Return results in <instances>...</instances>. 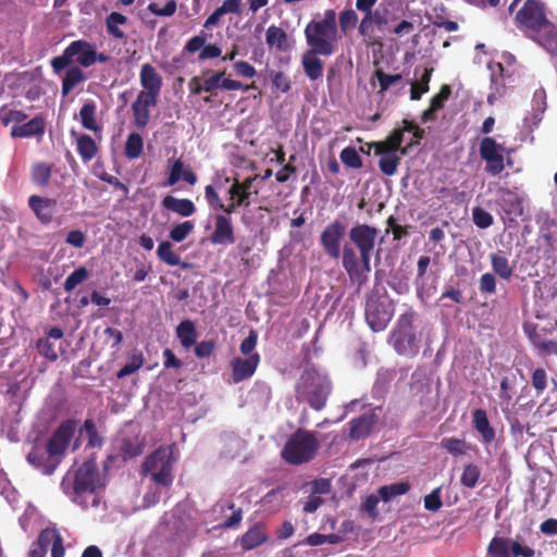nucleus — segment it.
Returning <instances> with one entry per match:
<instances>
[{
	"mask_svg": "<svg viewBox=\"0 0 557 557\" xmlns=\"http://www.w3.org/2000/svg\"><path fill=\"white\" fill-rule=\"evenodd\" d=\"M377 230L368 224H357L348 232L349 242L343 246V268L351 283L364 285L371 272V253L375 247Z\"/></svg>",
	"mask_w": 557,
	"mask_h": 557,
	"instance_id": "1",
	"label": "nucleus"
},
{
	"mask_svg": "<svg viewBox=\"0 0 557 557\" xmlns=\"http://www.w3.org/2000/svg\"><path fill=\"white\" fill-rule=\"evenodd\" d=\"M76 431L75 420L63 421L46 444L35 443L26 456L29 465L45 475H51L64 458Z\"/></svg>",
	"mask_w": 557,
	"mask_h": 557,
	"instance_id": "2",
	"label": "nucleus"
},
{
	"mask_svg": "<svg viewBox=\"0 0 557 557\" xmlns=\"http://www.w3.org/2000/svg\"><path fill=\"white\" fill-rule=\"evenodd\" d=\"M515 24L528 38L549 53L557 49V26L547 18L543 2L525 0L515 15Z\"/></svg>",
	"mask_w": 557,
	"mask_h": 557,
	"instance_id": "3",
	"label": "nucleus"
},
{
	"mask_svg": "<svg viewBox=\"0 0 557 557\" xmlns=\"http://www.w3.org/2000/svg\"><path fill=\"white\" fill-rule=\"evenodd\" d=\"M305 37L309 49L323 57L332 55L337 40L336 12L329 9L322 20L310 21L305 28Z\"/></svg>",
	"mask_w": 557,
	"mask_h": 557,
	"instance_id": "4",
	"label": "nucleus"
},
{
	"mask_svg": "<svg viewBox=\"0 0 557 557\" xmlns=\"http://www.w3.org/2000/svg\"><path fill=\"white\" fill-rule=\"evenodd\" d=\"M331 393V382L326 375L321 374L315 368H306L296 386V395L299 401H307L313 410L324 408Z\"/></svg>",
	"mask_w": 557,
	"mask_h": 557,
	"instance_id": "5",
	"label": "nucleus"
},
{
	"mask_svg": "<svg viewBox=\"0 0 557 557\" xmlns=\"http://www.w3.org/2000/svg\"><path fill=\"white\" fill-rule=\"evenodd\" d=\"M320 449V442L314 432L298 429L286 441L281 456L292 466H299L314 459Z\"/></svg>",
	"mask_w": 557,
	"mask_h": 557,
	"instance_id": "6",
	"label": "nucleus"
},
{
	"mask_svg": "<svg viewBox=\"0 0 557 557\" xmlns=\"http://www.w3.org/2000/svg\"><path fill=\"white\" fill-rule=\"evenodd\" d=\"M416 312L408 310L399 315L394 330L389 335V344L398 355L409 358L416 357L420 346L413 330Z\"/></svg>",
	"mask_w": 557,
	"mask_h": 557,
	"instance_id": "7",
	"label": "nucleus"
},
{
	"mask_svg": "<svg viewBox=\"0 0 557 557\" xmlns=\"http://www.w3.org/2000/svg\"><path fill=\"white\" fill-rule=\"evenodd\" d=\"M395 313L394 301L386 292H371L366 301L364 317L373 332L385 330Z\"/></svg>",
	"mask_w": 557,
	"mask_h": 557,
	"instance_id": "8",
	"label": "nucleus"
},
{
	"mask_svg": "<svg viewBox=\"0 0 557 557\" xmlns=\"http://www.w3.org/2000/svg\"><path fill=\"white\" fill-rule=\"evenodd\" d=\"M168 448L160 447L151 453L143 463V472L162 486L169 487L173 483V459Z\"/></svg>",
	"mask_w": 557,
	"mask_h": 557,
	"instance_id": "9",
	"label": "nucleus"
},
{
	"mask_svg": "<svg viewBox=\"0 0 557 557\" xmlns=\"http://www.w3.org/2000/svg\"><path fill=\"white\" fill-rule=\"evenodd\" d=\"M100 486V476L96 462L94 460L83 462L74 476L73 494L77 496L89 494L91 496V506L97 508L101 503V498L97 495L96 491Z\"/></svg>",
	"mask_w": 557,
	"mask_h": 557,
	"instance_id": "10",
	"label": "nucleus"
},
{
	"mask_svg": "<svg viewBox=\"0 0 557 557\" xmlns=\"http://www.w3.org/2000/svg\"><path fill=\"white\" fill-rule=\"evenodd\" d=\"M504 146L498 144L495 138L485 136L481 139L479 152L482 160L485 161V172L492 176L499 175L506 165L511 166L512 161L509 157L504 156Z\"/></svg>",
	"mask_w": 557,
	"mask_h": 557,
	"instance_id": "11",
	"label": "nucleus"
},
{
	"mask_svg": "<svg viewBox=\"0 0 557 557\" xmlns=\"http://www.w3.org/2000/svg\"><path fill=\"white\" fill-rule=\"evenodd\" d=\"M346 236V225L336 219L329 223L320 234V246L330 259L343 258L342 242Z\"/></svg>",
	"mask_w": 557,
	"mask_h": 557,
	"instance_id": "12",
	"label": "nucleus"
},
{
	"mask_svg": "<svg viewBox=\"0 0 557 557\" xmlns=\"http://www.w3.org/2000/svg\"><path fill=\"white\" fill-rule=\"evenodd\" d=\"M492 557H534L535 549L517 540L494 536L487 546Z\"/></svg>",
	"mask_w": 557,
	"mask_h": 557,
	"instance_id": "13",
	"label": "nucleus"
},
{
	"mask_svg": "<svg viewBox=\"0 0 557 557\" xmlns=\"http://www.w3.org/2000/svg\"><path fill=\"white\" fill-rule=\"evenodd\" d=\"M209 240L213 245L228 246L236 242L235 230L232 218L216 214L214 216V228Z\"/></svg>",
	"mask_w": 557,
	"mask_h": 557,
	"instance_id": "14",
	"label": "nucleus"
},
{
	"mask_svg": "<svg viewBox=\"0 0 557 557\" xmlns=\"http://www.w3.org/2000/svg\"><path fill=\"white\" fill-rule=\"evenodd\" d=\"M260 363V355L255 352L247 358L234 357L231 362L232 381L237 384L253 375Z\"/></svg>",
	"mask_w": 557,
	"mask_h": 557,
	"instance_id": "15",
	"label": "nucleus"
},
{
	"mask_svg": "<svg viewBox=\"0 0 557 557\" xmlns=\"http://www.w3.org/2000/svg\"><path fill=\"white\" fill-rule=\"evenodd\" d=\"M139 82L143 87L138 94L158 99L162 88V76L150 63H144L139 73Z\"/></svg>",
	"mask_w": 557,
	"mask_h": 557,
	"instance_id": "16",
	"label": "nucleus"
},
{
	"mask_svg": "<svg viewBox=\"0 0 557 557\" xmlns=\"http://www.w3.org/2000/svg\"><path fill=\"white\" fill-rule=\"evenodd\" d=\"M158 99L147 95L138 94L135 101L132 103L133 123L143 129L147 126L150 119V108L156 107Z\"/></svg>",
	"mask_w": 557,
	"mask_h": 557,
	"instance_id": "17",
	"label": "nucleus"
},
{
	"mask_svg": "<svg viewBox=\"0 0 557 557\" xmlns=\"http://www.w3.org/2000/svg\"><path fill=\"white\" fill-rule=\"evenodd\" d=\"M57 200L52 198H44L37 195H32L28 198V206L35 213L40 223L48 225L53 220V214L57 208Z\"/></svg>",
	"mask_w": 557,
	"mask_h": 557,
	"instance_id": "18",
	"label": "nucleus"
},
{
	"mask_svg": "<svg viewBox=\"0 0 557 557\" xmlns=\"http://www.w3.org/2000/svg\"><path fill=\"white\" fill-rule=\"evenodd\" d=\"M37 548L47 554L51 549V557H64L63 539L55 529L46 528L38 535Z\"/></svg>",
	"mask_w": 557,
	"mask_h": 557,
	"instance_id": "19",
	"label": "nucleus"
},
{
	"mask_svg": "<svg viewBox=\"0 0 557 557\" xmlns=\"http://www.w3.org/2000/svg\"><path fill=\"white\" fill-rule=\"evenodd\" d=\"M256 180H257V175L248 176L244 181L234 178L231 187L227 190L230 200L237 201V205H240L244 208L249 207L251 188H252V184Z\"/></svg>",
	"mask_w": 557,
	"mask_h": 557,
	"instance_id": "20",
	"label": "nucleus"
},
{
	"mask_svg": "<svg viewBox=\"0 0 557 557\" xmlns=\"http://www.w3.org/2000/svg\"><path fill=\"white\" fill-rule=\"evenodd\" d=\"M265 42L271 50L286 52L292 49L294 40L280 26L271 25L265 33Z\"/></svg>",
	"mask_w": 557,
	"mask_h": 557,
	"instance_id": "21",
	"label": "nucleus"
},
{
	"mask_svg": "<svg viewBox=\"0 0 557 557\" xmlns=\"http://www.w3.org/2000/svg\"><path fill=\"white\" fill-rule=\"evenodd\" d=\"M498 203L508 215L521 216L523 214L522 199L519 195L507 187H500L497 191Z\"/></svg>",
	"mask_w": 557,
	"mask_h": 557,
	"instance_id": "22",
	"label": "nucleus"
},
{
	"mask_svg": "<svg viewBox=\"0 0 557 557\" xmlns=\"http://www.w3.org/2000/svg\"><path fill=\"white\" fill-rule=\"evenodd\" d=\"M375 424L373 414L364 413L358 418H354L349 422L348 437L351 441H359L367 437Z\"/></svg>",
	"mask_w": 557,
	"mask_h": 557,
	"instance_id": "23",
	"label": "nucleus"
},
{
	"mask_svg": "<svg viewBox=\"0 0 557 557\" xmlns=\"http://www.w3.org/2000/svg\"><path fill=\"white\" fill-rule=\"evenodd\" d=\"M488 69L491 71V89L492 92L487 97L488 103H493L496 99L503 97L506 91L505 85V69L499 62L490 63Z\"/></svg>",
	"mask_w": 557,
	"mask_h": 557,
	"instance_id": "24",
	"label": "nucleus"
},
{
	"mask_svg": "<svg viewBox=\"0 0 557 557\" xmlns=\"http://www.w3.org/2000/svg\"><path fill=\"white\" fill-rule=\"evenodd\" d=\"M403 140L404 129L395 128L385 140L374 141V153L400 151L401 154H406L408 147L401 148Z\"/></svg>",
	"mask_w": 557,
	"mask_h": 557,
	"instance_id": "25",
	"label": "nucleus"
},
{
	"mask_svg": "<svg viewBox=\"0 0 557 557\" xmlns=\"http://www.w3.org/2000/svg\"><path fill=\"white\" fill-rule=\"evenodd\" d=\"M67 47L75 63L84 67L91 66V57L94 50L92 44L83 39H78L72 41Z\"/></svg>",
	"mask_w": 557,
	"mask_h": 557,
	"instance_id": "26",
	"label": "nucleus"
},
{
	"mask_svg": "<svg viewBox=\"0 0 557 557\" xmlns=\"http://www.w3.org/2000/svg\"><path fill=\"white\" fill-rule=\"evenodd\" d=\"M161 206L163 209L177 213L183 218L191 216L196 212L195 203L188 198H176L171 195L165 196Z\"/></svg>",
	"mask_w": 557,
	"mask_h": 557,
	"instance_id": "27",
	"label": "nucleus"
},
{
	"mask_svg": "<svg viewBox=\"0 0 557 557\" xmlns=\"http://www.w3.org/2000/svg\"><path fill=\"white\" fill-rule=\"evenodd\" d=\"M71 135L76 138V150L84 162H89L98 154V145L91 136L87 134L79 135L74 129L71 131Z\"/></svg>",
	"mask_w": 557,
	"mask_h": 557,
	"instance_id": "28",
	"label": "nucleus"
},
{
	"mask_svg": "<svg viewBox=\"0 0 557 557\" xmlns=\"http://www.w3.org/2000/svg\"><path fill=\"white\" fill-rule=\"evenodd\" d=\"M45 132V121L41 116H35L24 124H16L11 129V136L14 138H27L32 136H41Z\"/></svg>",
	"mask_w": 557,
	"mask_h": 557,
	"instance_id": "29",
	"label": "nucleus"
},
{
	"mask_svg": "<svg viewBox=\"0 0 557 557\" xmlns=\"http://www.w3.org/2000/svg\"><path fill=\"white\" fill-rule=\"evenodd\" d=\"M318 55V51L309 49L301 57L304 72L310 81H317L323 75V62Z\"/></svg>",
	"mask_w": 557,
	"mask_h": 557,
	"instance_id": "30",
	"label": "nucleus"
},
{
	"mask_svg": "<svg viewBox=\"0 0 557 557\" xmlns=\"http://www.w3.org/2000/svg\"><path fill=\"white\" fill-rule=\"evenodd\" d=\"M473 428L481 434L484 443L490 444L495 440V431L491 426L484 409H475L472 412Z\"/></svg>",
	"mask_w": 557,
	"mask_h": 557,
	"instance_id": "31",
	"label": "nucleus"
},
{
	"mask_svg": "<svg viewBox=\"0 0 557 557\" xmlns=\"http://www.w3.org/2000/svg\"><path fill=\"white\" fill-rule=\"evenodd\" d=\"M268 541L263 524H256L250 528L240 539V546L245 550L253 549Z\"/></svg>",
	"mask_w": 557,
	"mask_h": 557,
	"instance_id": "32",
	"label": "nucleus"
},
{
	"mask_svg": "<svg viewBox=\"0 0 557 557\" xmlns=\"http://www.w3.org/2000/svg\"><path fill=\"white\" fill-rule=\"evenodd\" d=\"M176 335L181 345L185 349H189L196 344L198 337L195 323L191 320L182 321L176 327Z\"/></svg>",
	"mask_w": 557,
	"mask_h": 557,
	"instance_id": "33",
	"label": "nucleus"
},
{
	"mask_svg": "<svg viewBox=\"0 0 557 557\" xmlns=\"http://www.w3.org/2000/svg\"><path fill=\"white\" fill-rule=\"evenodd\" d=\"M223 71H206L203 72V88L205 92H208L212 96L216 95L218 89L227 90L223 87V83L226 81H233L230 77H224Z\"/></svg>",
	"mask_w": 557,
	"mask_h": 557,
	"instance_id": "34",
	"label": "nucleus"
},
{
	"mask_svg": "<svg viewBox=\"0 0 557 557\" xmlns=\"http://www.w3.org/2000/svg\"><path fill=\"white\" fill-rule=\"evenodd\" d=\"M97 106L94 101L83 104L79 110L81 123L84 128L92 132H100L101 127L96 120Z\"/></svg>",
	"mask_w": 557,
	"mask_h": 557,
	"instance_id": "35",
	"label": "nucleus"
},
{
	"mask_svg": "<svg viewBox=\"0 0 557 557\" xmlns=\"http://www.w3.org/2000/svg\"><path fill=\"white\" fill-rule=\"evenodd\" d=\"M86 79L85 73L78 66L69 69L62 78V95H69L78 84Z\"/></svg>",
	"mask_w": 557,
	"mask_h": 557,
	"instance_id": "36",
	"label": "nucleus"
},
{
	"mask_svg": "<svg viewBox=\"0 0 557 557\" xmlns=\"http://www.w3.org/2000/svg\"><path fill=\"white\" fill-rule=\"evenodd\" d=\"M492 269L500 278L509 280L512 276V267L502 251L491 255Z\"/></svg>",
	"mask_w": 557,
	"mask_h": 557,
	"instance_id": "37",
	"label": "nucleus"
},
{
	"mask_svg": "<svg viewBox=\"0 0 557 557\" xmlns=\"http://www.w3.org/2000/svg\"><path fill=\"white\" fill-rule=\"evenodd\" d=\"M127 17L120 12H111L106 17V26L108 34L116 39H124L125 34L122 29L119 28V25H125L127 23Z\"/></svg>",
	"mask_w": 557,
	"mask_h": 557,
	"instance_id": "38",
	"label": "nucleus"
},
{
	"mask_svg": "<svg viewBox=\"0 0 557 557\" xmlns=\"http://www.w3.org/2000/svg\"><path fill=\"white\" fill-rule=\"evenodd\" d=\"M410 488L407 482H397L389 485H383L377 490L381 499L384 503L391 502L393 498L406 494Z\"/></svg>",
	"mask_w": 557,
	"mask_h": 557,
	"instance_id": "39",
	"label": "nucleus"
},
{
	"mask_svg": "<svg viewBox=\"0 0 557 557\" xmlns=\"http://www.w3.org/2000/svg\"><path fill=\"white\" fill-rule=\"evenodd\" d=\"M441 447L455 457L466 455L471 448L470 444H468L466 440L457 437H444L441 441Z\"/></svg>",
	"mask_w": 557,
	"mask_h": 557,
	"instance_id": "40",
	"label": "nucleus"
},
{
	"mask_svg": "<svg viewBox=\"0 0 557 557\" xmlns=\"http://www.w3.org/2000/svg\"><path fill=\"white\" fill-rule=\"evenodd\" d=\"M144 150V140L143 137L138 133H131L127 136L124 153L128 159H137L140 157Z\"/></svg>",
	"mask_w": 557,
	"mask_h": 557,
	"instance_id": "41",
	"label": "nucleus"
},
{
	"mask_svg": "<svg viewBox=\"0 0 557 557\" xmlns=\"http://www.w3.org/2000/svg\"><path fill=\"white\" fill-rule=\"evenodd\" d=\"M381 156L379 161V168L381 172L387 176L396 174L398 165L400 163V157L394 152L376 153Z\"/></svg>",
	"mask_w": 557,
	"mask_h": 557,
	"instance_id": "42",
	"label": "nucleus"
},
{
	"mask_svg": "<svg viewBox=\"0 0 557 557\" xmlns=\"http://www.w3.org/2000/svg\"><path fill=\"white\" fill-rule=\"evenodd\" d=\"M358 14L354 9H345L339 12L338 24L344 36H347L357 25Z\"/></svg>",
	"mask_w": 557,
	"mask_h": 557,
	"instance_id": "43",
	"label": "nucleus"
},
{
	"mask_svg": "<svg viewBox=\"0 0 557 557\" xmlns=\"http://www.w3.org/2000/svg\"><path fill=\"white\" fill-rule=\"evenodd\" d=\"M52 173L51 165L40 162L32 168V180L38 186H47Z\"/></svg>",
	"mask_w": 557,
	"mask_h": 557,
	"instance_id": "44",
	"label": "nucleus"
},
{
	"mask_svg": "<svg viewBox=\"0 0 557 557\" xmlns=\"http://www.w3.org/2000/svg\"><path fill=\"white\" fill-rule=\"evenodd\" d=\"M144 356L140 351H134L129 358V360L124 364L117 372L116 377L123 379L125 376H128L133 373H135L137 370H139L144 364Z\"/></svg>",
	"mask_w": 557,
	"mask_h": 557,
	"instance_id": "45",
	"label": "nucleus"
},
{
	"mask_svg": "<svg viewBox=\"0 0 557 557\" xmlns=\"http://www.w3.org/2000/svg\"><path fill=\"white\" fill-rule=\"evenodd\" d=\"M157 256L168 265L174 267L180 263V256L173 251L172 244L168 240H163L159 244Z\"/></svg>",
	"mask_w": 557,
	"mask_h": 557,
	"instance_id": "46",
	"label": "nucleus"
},
{
	"mask_svg": "<svg viewBox=\"0 0 557 557\" xmlns=\"http://www.w3.org/2000/svg\"><path fill=\"white\" fill-rule=\"evenodd\" d=\"M88 276L89 272L85 267L77 268L65 278L63 284L64 290L69 293L72 292L76 286L85 282Z\"/></svg>",
	"mask_w": 557,
	"mask_h": 557,
	"instance_id": "47",
	"label": "nucleus"
},
{
	"mask_svg": "<svg viewBox=\"0 0 557 557\" xmlns=\"http://www.w3.org/2000/svg\"><path fill=\"white\" fill-rule=\"evenodd\" d=\"M377 82H379V85H380V94L381 95H384L385 91L388 90V88L400 82L403 79V75L401 74H394V75H391V74H386L382 69H376L374 71V75H373Z\"/></svg>",
	"mask_w": 557,
	"mask_h": 557,
	"instance_id": "48",
	"label": "nucleus"
},
{
	"mask_svg": "<svg viewBox=\"0 0 557 557\" xmlns=\"http://www.w3.org/2000/svg\"><path fill=\"white\" fill-rule=\"evenodd\" d=\"M339 158L345 166L350 169H361L363 163L362 160L354 147H346L341 151Z\"/></svg>",
	"mask_w": 557,
	"mask_h": 557,
	"instance_id": "49",
	"label": "nucleus"
},
{
	"mask_svg": "<svg viewBox=\"0 0 557 557\" xmlns=\"http://www.w3.org/2000/svg\"><path fill=\"white\" fill-rule=\"evenodd\" d=\"M195 224L191 221H184L176 224L169 233L171 240L181 243L187 238V236L194 231Z\"/></svg>",
	"mask_w": 557,
	"mask_h": 557,
	"instance_id": "50",
	"label": "nucleus"
},
{
	"mask_svg": "<svg viewBox=\"0 0 557 557\" xmlns=\"http://www.w3.org/2000/svg\"><path fill=\"white\" fill-rule=\"evenodd\" d=\"M480 474L481 472L478 466L468 463L463 468L460 482L463 486L473 488L479 481Z\"/></svg>",
	"mask_w": 557,
	"mask_h": 557,
	"instance_id": "51",
	"label": "nucleus"
},
{
	"mask_svg": "<svg viewBox=\"0 0 557 557\" xmlns=\"http://www.w3.org/2000/svg\"><path fill=\"white\" fill-rule=\"evenodd\" d=\"M515 377L510 379L508 376H504L502 379L498 393V397L502 404H505L507 406L511 404L515 391Z\"/></svg>",
	"mask_w": 557,
	"mask_h": 557,
	"instance_id": "52",
	"label": "nucleus"
},
{
	"mask_svg": "<svg viewBox=\"0 0 557 557\" xmlns=\"http://www.w3.org/2000/svg\"><path fill=\"white\" fill-rule=\"evenodd\" d=\"M83 428H84L87 438H88V446L101 447L103 441L97 431V426H96V423L94 422V420H91V419L85 420Z\"/></svg>",
	"mask_w": 557,
	"mask_h": 557,
	"instance_id": "53",
	"label": "nucleus"
},
{
	"mask_svg": "<svg viewBox=\"0 0 557 557\" xmlns=\"http://www.w3.org/2000/svg\"><path fill=\"white\" fill-rule=\"evenodd\" d=\"M472 220L479 228H487L494 221L492 214L481 207H474L472 209Z\"/></svg>",
	"mask_w": 557,
	"mask_h": 557,
	"instance_id": "54",
	"label": "nucleus"
},
{
	"mask_svg": "<svg viewBox=\"0 0 557 557\" xmlns=\"http://www.w3.org/2000/svg\"><path fill=\"white\" fill-rule=\"evenodd\" d=\"M446 299H450L453 302L456 304H461L463 301V294L461 289L454 288L450 286L442 293L441 297L437 300L442 307L450 308L449 304L444 302Z\"/></svg>",
	"mask_w": 557,
	"mask_h": 557,
	"instance_id": "55",
	"label": "nucleus"
},
{
	"mask_svg": "<svg viewBox=\"0 0 557 557\" xmlns=\"http://www.w3.org/2000/svg\"><path fill=\"white\" fill-rule=\"evenodd\" d=\"M40 355H42L49 361H55L58 359V352L54 349L53 344L49 338H40L36 345Z\"/></svg>",
	"mask_w": 557,
	"mask_h": 557,
	"instance_id": "56",
	"label": "nucleus"
},
{
	"mask_svg": "<svg viewBox=\"0 0 557 557\" xmlns=\"http://www.w3.org/2000/svg\"><path fill=\"white\" fill-rule=\"evenodd\" d=\"M185 170L183 161L181 159H175L172 162L170 174L164 186H174L182 178Z\"/></svg>",
	"mask_w": 557,
	"mask_h": 557,
	"instance_id": "57",
	"label": "nucleus"
},
{
	"mask_svg": "<svg viewBox=\"0 0 557 557\" xmlns=\"http://www.w3.org/2000/svg\"><path fill=\"white\" fill-rule=\"evenodd\" d=\"M271 82L272 87L276 90H281L282 92H288L292 88L289 78L281 71L272 72Z\"/></svg>",
	"mask_w": 557,
	"mask_h": 557,
	"instance_id": "58",
	"label": "nucleus"
},
{
	"mask_svg": "<svg viewBox=\"0 0 557 557\" xmlns=\"http://www.w3.org/2000/svg\"><path fill=\"white\" fill-rule=\"evenodd\" d=\"M374 27L376 26L372 21L370 12L364 13L358 25L359 35L371 40L373 38Z\"/></svg>",
	"mask_w": 557,
	"mask_h": 557,
	"instance_id": "59",
	"label": "nucleus"
},
{
	"mask_svg": "<svg viewBox=\"0 0 557 557\" xmlns=\"http://www.w3.org/2000/svg\"><path fill=\"white\" fill-rule=\"evenodd\" d=\"M74 63L69 47L63 50V53L59 57H55L51 60V67L55 73H60L62 70L70 66V64Z\"/></svg>",
	"mask_w": 557,
	"mask_h": 557,
	"instance_id": "60",
	"label": "nucleus"
},
{
	"mask_svg": "<svg viewBox=\"0 0 557 557\" xmlns=\"http://www.w3.org/2000/svg\"><path fill=\"white\" fill-rule=\"evenodd\" d=\"M382 500L380 495L371 494L366 497L361 505V509L364 510L372 519L379 517L380 511L377 509L379 502Z\"/></svg>",
	"mask_w": 557,
	"mask_h": 557,
	"instance_id": "61",
	"label": "nucleus"
},
{
	"mask_svg": "<svg viewBox=\"0 0 557 557\" xmlns=\"http://www.w3.org/2000/svg\"><path fill=\"white\" fill-rule=\"evenodd\" d=\"M176 1L170 0L163 8H160L157 3L151 2L148 5V10L158 16H172L176 12Z\"/></svg>",
	"mask_w": 557,
	"mask_h": 557,
	"instance_id": "62",
	"label": "nucleus"
},
{
	"mask_svg": "<svg viewBox=\"0 0 557 557\" xmlns=\"http://www.w3.org/2000/svg\"><path fill=\"white\" fill-rule=\"evenodd\" d=\"M233 67L236 75L244 78H252L257 75V70L247 61H234Z\"/></svg>",
	"mask_w": 557,
	"mask_h": 557,
	"instance_id": "63",
	"label": "nucleus"
},
{
	"mask_svg": "<svg viewBox=\"0 0 557 557\" xmlns=\"http://www.w3.org/2000/svg\"><path fill=\"white\" fill-rule=\"evenodd\" d=\"M451 94V89L449 85H443L440 89V91L432 97L430 101V107L432 109L441 110L444 107V102L449 98Z\"/></svg>",
	"mask_w": 557,
	"mask_h": 557,
	"instance_id": "64",
	"label": "nucleus"
}]
</instances>
